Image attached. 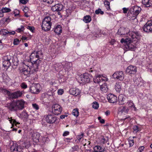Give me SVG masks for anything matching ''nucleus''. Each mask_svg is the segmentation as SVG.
Listing matches in <instances>:
<instances>
[{
  "label": "nucleus",
  "mask_w": 152,
  "mask_h": 152,
  "mask_svg": "<svg viewBox=\"0 0 152 152\" xmlns=\"http://www.w3.org/2000/svg\"><path fill=\"white\" fill-rule=\"evenodd\" d=\"M117 33L122 37H126L125 39L122 38L121 42L122 43H124L125 44V48L131 50H132L134 47L131 43L133 41L139 40L141 37V35L139 32L130 31L128 28L123 27L120 28L118 29Z\"/></svg>",
  "instance_id": "nucleus-1"
},
{
  "label": "nucleus",
  "mask_w": 152,
  "mask_h": 152,
  "mask_svg": "<svg viewBox=\"0 0 152 152\" xmlns=\"http://www.w3.org/2000/svg\"><path fill=\"white\" fill-rule=\"evenodd\" d=\"M38 67L36 68L34 66V63L30 61L25 60L23 62L22 66L20 68V71L22 76L25 77L30 76V75L34 73L38 70Z\"/></svg>",
  "instance_id": "nucleus-2"
},
{
  "label": "nucleus",
  "mask_w": 152,
  "mask_h": 152,
  "mask_svg": "<svg viewBox=\"0 0 152 152\" xmlns=\"http://www.w3.org/2000/svg\"><path fill=\"white\" fill-rule=\"evenodd\" d=\"M25 102L22 99L13 100L7 103L6 107L10 111H16L23 109Z\"/></svg>",
  "instance_id": "nucleus-3"
},
{
  "label": "nucleus",
  "mask_w": 152,
  "mask_h": 152,
  "mask_svg": "<svg viewBox=\"0 0 152 152\" xmlns=\"http://www.w3.org/2000/svg\"><path fill=\"white\" fill-rule=\"evenodd\" d=\"M40 55H42V53L40 51H34L30 56V59L34 63V66L37 68L39 66L40 60L39 58Z\"/></svg>",
  "instance_id": "nucleus-4"
},
{
  "label": "nucleus",
  "mask_w": 152,
  "mask_h": 152,
  "mask_svg": "<svg viewBox=\"0 0 152 152\" xmlns=\"http://www.w3.org/2000/svg\"><path fill=\"white\" fill-rule=\"evenodd\" d=\"M141 8L137 6L131 7L129 10L128 15V17L132 20H134L140 13Z\"/></svg>",
  "instance_id": "nucleus-5"
},
{
  "label": "nucleus",
  "mask_w": 152,
  "mask_h": 152,
  "mask_svg": "<svg viewBox=\"0 0 152 152\" xmlns=\"http://www.w3.org/2000/svg\"><path fill=\"white\" fill-rule=\"evenodd\" d=\"M51 18L47 16L42 21L41 25L42 29L45 31H49L51 28L52 23L51 22Z\"/></svg>",
  "instance_id": "nucleus-6"
},
{
  "label": "nucleus",
  "mask_w": 152,
  "mask_h": 152,
  "mask_svg": "<svg viewBox=\"0 0 152 152\" xmlns=\"http://www.w3.org/2000/svg\"><path fill=\"white\" fill-rule=\"evenodd\" d=\"M93 78L91 75L88 73H85L83 75L80 76L79 80L81 83H90Z\"/></svg>",
  "instance_id": "nucleus-7"
},
{
  "label": "nucleus",
  "mask_w": 152,
  "mask_h": 152,
  "mask_svg": "<svg viewBox=\"0 0 152 152\" xmlns=\"http://www.w3.org/2000/svg\"><path fill=\"white\" fill-rule=\"evenodd\" d=\"M6 92L10 98L12 99H16L21 96L23 93L22 91H17L12 93L10 92L6 91Z\"/></svg>",
  "instance_id": "nucleus-8"
},
{
  "label": "nucleus",
  "mask_w": 152,
  "mask_h": 152,
  "mask_svg": "<svg viewBox=\"0 0 152 152\" xmlns=\"http://www.w3.org/2000/svg\"><path fill=\"white\" fill-rule=\"evenodd\" d=\"M62 108L61 106L58 104H53L52 107V111L55 115H58L61 112Z\"/></svg>",
  "instance_id": "nucleus-9"
},
{
  "label": "nucleus",
  "mask_w": 152,
  "mask_h": 152,
  "mask_svg": "<svg viewBox=\"0 0 152 152\" xmlns=\"http://www.w3.org/2000/svg\"><path fill=\"white\" fill-rule=\"evenodd\" d=\"M40 85L39 84H32L31 85L30 90L31 93L38 94L39 92Z\"/></svg>",
  "instance_id": "nucleus-10"
},
{
  "label": "nucleus",
  "mask_w": 152,
  "mask_h": 152,
  "mask_svg": "<svg viewBox=\"0 0 152 152\" xmlns=\"http://www.w3.org/2000/svg\"><path fill=\"white\" fill-rule=\"evenodd\" d=\"M113 78L122 81L124 78V72L122 71L115 72L112 75Z\"/></svg>",
  "instance_id": "nucleus-11"
},
{
  "label": "nucleus",
  "mask_w": 152,
  "mask_h": 152,
  "mask_svg": "<svg viewBox=\"0 0 152 152\" xmlns=\"http://www.w3.org/2000/svg\"><path fill=\"white\" fill-rule=\"evenodd\" d=\"M57 119V117L52 114H48L45 118L46 121L47 123L50 124L54 123Z\"/></svg>",
  "instance_id": "nucleus-12"
},
{
  "label": "nucleus",
  "mask_w": 152,
  "mask_h": 152,
  "mask_svg": "<svg viewBox=\"0 0 152 152\" xmlns=\"http://www.w3.org/2000/svg\"><path fill=\"white\" fill-rule=\"evenodd\" d=\"M143 29L146 32H152V20L148 21L143 27Z\"/></svg>",
  "instance_id": "nucleus-13"
},
{
  "label": "nucleus",
  "mask_w": 152,
  "mask_h": 152,
  "mask_svg": "<svg viewBox=\"0 0 152 152\" xmlns=\"http://www.w3.org/2000/svg\"><path fill=\"white\" fill-rule=\"evenodd\" d=\"M11 57L10 56H4L3 58V65L4 67H8L10 65V60Z\"/></svg>",
  "instance_id": "nucleus-14"
},
{
  "label": "nucleus",
  "mask_w": 152,
  "mask_h": 152,
  "mask_svg": "<svg viewBox=\"0 0 152 152\" xmlns=\"http://www.w3.org/2000/svg\"><path fill=\"white\" fill-rule=\"evenodd\" d=\"M10 149L12 152H23V148L21 146L18 145L17 144H13L11 146Z\"/></svg>",
  "instance_id": "nucleus-15"
},
{
  "label": "nucleus",
  "mask_w": 152,
  "mask_h": 152,
  "mask_svg": "<svg viewBox=\"0 0 152 152\" xmlns=\"http://www.w3.org/2000/svg\"><path fill=\"white\" fill-rule=\"evenodd\" d=\"M137 71V69L135 66L130 65L128 66L126 70V72L130 74H134Z\"/></svg>",
  "instance_id": "nucleus-16"
},
{
  "label": "nucleus",
  "mask_w": 152,
  "mask_h": 152,
  "mask_svg": "<svg viewBox=\"0 0 152 152\" xmlns=\"http://www.w3.org/2000/svg\"><path fill=\"white\" fill-rule=\"evenodd\" d=\"M107 98L109 102L111 103H115L117 100V97L112 94H108L107 96Z\"/></svg>",
  "instance_id": "nucleus-17"
},
{
  "label": "nucleus",
  "mask_w": 152,
  "mask_h": 152,
  "mask_svg": "<svg viewBox=\"0 0 152 152\" xmlns=\"http://www.w3.org/2000/svg\"><path fill=\"white\" fill-rule=\"evenodd\" d=\"M63 8V6L62 4H58L53 6L51 9L53 11L59 12L62 10Z\"/></svg>",
  "instance_id": "nucleus-18"
},
{
  "label": "nucleus",
  "mask_w": 152,
  "mask_h": 152,
  "mask_svg": "<svg viewBox=\"0 0 152 152\" xmlns=\"http://www.w3.org/2000/svg\"><path fill=\"white\" fill-rule=\"evenodd\" d=\"M40 134L38 133H34L32 135V139L33 141L36 143L39 142Z\"/></svg>",
  "instance_id": "nucleus-19"
},
{
  "label": "nucleus",
  "mask_w": 152,
  "mask_h": 152,
  "mask_svg": "<svg viewBox=\"0 0 152 152\" xmlns=\"http://www.w3.org/2000/svg\"><path fill=\"white\" fill-rule=\"evenodd\" d=\"M69 93L70 94L75 96H77L80 95V91L78 88H71L69 90Z\"/></svg>",
  "instance_id": "nucleus-20"
},
{
  "label": "nucleus",
  "mask_w": 152,
  "mask_h": 152,
  "mask_svg": "<svg viewBox=\"0 0 152 152\" xmlns=\"http://www.w3.org/2000/svg\"><path fill=\"white\" fill-rule=\"evenodd\" d=\"M53 30L56 34L58 35L60 34L62 32L61 27V25H59L56 26Z\"/></svg>",
  "instance_id": "nucleus-21"
},
{
  "label": "nucleus",
  "mask_w": 152,
  "mask_h": 152,
  "mask_svg": "<svg viewBox=\"0 0 152 152\" xmlns=\"http://www.w3.org/2000/svg\"><path fill=\"white\" fill-rule=\"evenodd\" d=\"M62 66V65L61 63H56L54 64L52 67V69L54 71H58L60 69Z\"/></svg>",
  "instance_id": "nucleus-22"
},
{
  "label": "nucleus",
  "mask_w": 152,
  "mask_h": 152,
  "mask_svg": "<svg viewBox=\"0 0 152 152\" xmlns=\"http://www.w3.org/2000/svg\"><path fill=\"white\" fill-rule=\"evenodd\" d=\"M128 110L127 108L124 106H122L119 107L118 109V112L121 114H125L127 113Z\"/></svg>",
  "instance_id": "nucleus-23"
},
{
  "label": "nucleus",
  "mask_w": 152,
  "mask_h": 152,
  "mask_svg": "<svg viewBox=\"0 0 152 152\" xmlns=\"http://www.w3.org/2000/svg\"><path fill=\"white\" fill-rule=\"evenodd\" d=\"M118 102L119 104L123 105L125 103V98L123 94H120L118 96Z\"/></svg>",
  "instance_id": "nucleus-24"
},
{
  "label": "nucleus",
  "mask_w": 152,
  "mask_h": 152,
  "mask_svg": "<svg viewBox=\"0 0 152 152\" xmlns=\"http://www.w3.org/2000/svg\"><path fill=\"white\" fill-rule=\"evenodd\" d=\"M94 151L92 152H103L104 151L105 148L97 145L94 147Z\"/></svg>",
  "instance_id": "nucleus-25"
},
{
  "label": "nucleus",
  "mask_w": 152,
  "mask_h": 152,
  "mask_svg": "<svg viewBox=\"0 0 152 152\" xmlns=\"http://www.w3.org/2000/svg\"><path fill=\"white\" fill-rule=\"evenodd\" d=\"M142 4L146 7H148L152 5V1L150 0H142Z\"/></svg>",
  "instance_id": "nucleus-26"
},
{
  "label": "nucleus",
  "mask_w": 152,
  "mask_h": 152,
  "mask_svg": "<svg viewBox=\"0 0 152 152\" xmlns=\"http://www.w3.org/2000/svg\"><path fill=\"white\" fill-rule=\"evenodd\" d=\"M91 17L89 15L85 16L83 18V21L86 23H90L91 21Z\"/></svg>",
  "instance_id": "nucleus-27"
},
{
  "label": "nucleus",
  "mask_w": 152,
  "mask_h": 152,
  "mask_svg": "<svg viewBox=\"0 0 152 152\" xmlns=\"http://www.w3.org/2000/svg\"><path fill=\"white\" fill-rule=\"evenodd\" d=\"M127 103L128 104V105L129 107L131 108L132 110L134 111L136 110V108L132 101L131 100L129 101Z\"/></svg>",
  "instance_id": "nucleus-28"
},
{
  "label": "nucleus",
  "mask_w": 152,
  "mask_h": 152,
  "mask_svg": "<svg viewBox=\"0 0 152 152\" xmlns=\"http://www.w3.org/2000/svg\"><path fill=\"white\" fill-rule=\"evenodd\" d=\"M71 64L70 63H67L63 67L64 68L66 71H69L72 69Z\"/></svg>",
  "instance_id": "nucleus-29"
},
{
  "label": "nucleus",
  "mask_w": 152,
  "mask_h": 152,
  "mask_svg": "<svg viewBox=\"0 0 152 152\" xmlns=\"http://www.w3.org/2000/svg\"><path fill=\"white\" fill-rule=\"evenodd\" d=\"M121 85L120 83H117L115 85V89L117 92H119L121 90Z\"/></svg>",
  "instance_id": "nucleus-30"
},
{
  "label": "nucleus",
  "mask_w": 152,
  "mask_h": 152,
  "mask_svg": "<svg viewBox=\"0 0 152 152\" xmlns=\"http://www.w3.org/2000/svg\"><path fill=\"white\" fill-rule=\"evenodd\" d=\"M101 90L104 92H106L107 91V87L105 83H104L100 86Z\"/></svg>",
  "instance_id": "nucleus-31"
},
{
  "label": "nucleus",
  "mask_w": 152,
  "mask_h": 152,
  "mask_svg": "<svg viewBox=\"0 0 152 152\" xmlns=\"http://www.w3.org/2000/svg\"><path fill=\"white\" fill-rule=\"evenodd\" d=\"M108 140V137H104L103 136L101 137V141L103 143H105L107 142V141Z\"/></svg>",
  "instance_id": "nucleus-32"
},
{
  "label": "nucleus",
  "mask_w": 152,
  "mask_h": 152,
  "mask_svg": "<svg viewBox=\"0 0 152 152\" xmlns=\"http://www.w3.org/2000/svg\"><path fill=\"white\" fill-rule=\"evenodd\" d=\"M78 109L77 108L75 109H74L72 112V114L77 117L79 115Z\"/></svg>",
  "instance_id": "nucleus-33"
},
{
  "label": "nucleus",
  "mask_w": 152,
  "mask_h": 152,
  "mask_svg": "<svg viewBox=\"0 0 152 152\" xmlns=\"http://www.w3.org/2000/svg\"><path fill=\"white\" fill-rule=\"evenodd\" d=\"M104 4L107 10H110V3L109 1L107 0H105L104 1Z\"/></svg>",
  "instance_id": "nucleus-34"
},
{
  "label": "nucleus",
  "mask_w": 152,
  "mask_h": 152,
  "mask_svg": "<svg viewBox=\"0 0 152 152\" xmlns=\"http://www.w3.org/2000/svg\"><path fill=\"white\" fill-rule=\"evenodd\" d=\"M22 118H27L28 117L27 113L25 111H22L20 115Z\"/></svg>",
  "instance_id": "nucleus-35"
},
{
  "label": "nucleus",
  "mask_w": 152,
  "mask_h": 152,
  "mask_svg": "<svg viewBox=\"0 0 152 152\" xmlns=\"http://www.w3.org/2000/svg\"><path fill=\"white\" fill-rule=\"evenodd\" d=\"M11 11V9L7 7H3L1 9V12L3 14L4 13L8 12Z\"/></svg>",
  "instance_id": "nucleus-36"
},
{
  "label": "nucleus",
  "mask_w": 152,
  "mask_h": 152,
  "mask_svg": "<svg viewBox=\"0 0 152 152\" xmlns=\"http://www.w3.org/2000/svg\"><path fill=\"white\" fill-rule=\"evenodd\" d=\"M9 121L10 123L12 124H15L16 126H18V125L20 123L18 122H17L15 119H12L11 118L10 120H9Z\"/></svg>",
  "instance_id": "nucleus-37"
},
{
  "label": "nucleus",
  "mask_w": 152,
  "mask_h": 152,
  "mask_svg": "<svg viewBox=\"0 0 152 152\" xmlns=\"http://www.w3.org/2000/svg\"><path fill=\"white\" fill-rule=\"evenodd\" d=\"M94 81L96 83H99L100 82L99 75H96L94 78Z\"/></svg>",
  "instance_id": "nucleus-38"
},
{
  "label": "nucleus",
  "mask_w": 152,
  "mask_h": 152,
  "mask_svg": "<svg viewBox=\"0 0 152 152\" xmlns=\"http://www.w3.org/2000/svg\"><path fill=\"white\" fill-rule=\"evenodd\" d=\"M129 144L130 146H132L134 144V141L133 138L130 137L128 139Z\"/></svg>",
  "instance_id": "nucleus-39"
},
{
  "label": "nucleus",
  "mask_w": 152,
  "mask_h": 152,
  "mask_svg": "<svg viewBox=\"0 0 152 152\" xmlns=\"http://www.w3.org/2000/svg\"><path fill=\"white\" fill-rule=\"evenodd\" d=\"M92 107L94 109H97L99 107V104L97 102H94L92 103Z\"/></svg>",
  "instance_id": "nucleus-40"
},
{
  "label": "nucleus",
  "mask_w": 152,
  "mask_h": 152,
  "mask_svg": "<svg viewBox=\"0 0 152 152\" xmlns=\"http://www.w3.org/2000/svg\"><path fill=\"white\" fill-rule=\"evenodd\" d=\"M24 30V26H21L20 28H18L16 31L18 32H23Z\"/></svg>",
  "instance_id": "nucleus-41"
},
{
  "label": "nucleus",
  "mask_w": 152,
  "mask_h": 152,
  "mask_svg": "<svg viewBox=\"0 0 152 152\" xmlns=\"http://www.w3.org/2000/svg\"><path fill=\"white\" fill-rule=\"evenodd\" d=\"M95 13L96 14H100L101 15H103L104 14V12L102 11L99 8L97 10H96L95 11Z\"/></svg>",
  "instance_id": "nucleus-42"
},
{
  "label": "nucleus",
  "mask_w": 152,
  "mask_h": 152,
  "mask_svg": "<svg viewBox=\"0 0 152 152\" xmlns=\"http://www.w3.org/2000/svg\"><path fill=\"white\" fill-rule=\"evenodd\" d=\"M30 146V143L29 142H24L23 144V146L25 147L26 148H28Z\"/></svg>",
  "instance_id": "nucleus-43"
},
{
  "label": "nucleus",
  "mask_w": 152,
  "mask_h": 152,
  "mask_svg": "<svg viewBox=\"0 0 152 152\" xmlns=\"http://www.w3.org/2000/svg\"><path fill=\"white\" fill-rule=\"evenodd\" d=\"M79 147L77 145H75L73 147H72V150L71 151V152H73L75 151H77Z\"/></svg>",
  "instance_id": "nucleus-44"
},
{
  "label": "nucleus",
  "mask_w": 152,
  "mask_h": 152,
  "mask_svg": "<svg viewBox=\"0 0 152 152\" xmlns=\"http://www.w3.org/2000/svg\"><path fill=\"white\" fill-rule=\"evenodd\" d=\"M133 130L134 132L137 133L139 131V127L136 126H133Z\"/></svg>",
  "instance_id": "nucleus-45"
},
{
  "label": "nucleus",
  "mask_w": 152,
  "mask_h": 152,
  "mask_svg": "<svg viewBox=\"0 0 152 152\" xmlns=\"http://www.w3.org/2000/svg\"><path fill=\"white\" fill-rule=\"evenodd\" d=\"M20 41L18 39H15L14 40L13 44L15 45H17L19 44Z\"/></svg>",
  "instance_id": "nucleus-46"
},
{
  "label": "nucleus",
  "mask_w": 152,
  "mask_h": 152,
  "mask_svg": "<svg viewBox=\"0 0 152 152\" xmlns=\"http://www.w3.org/2000/svg\"><path fill=\"white\" fill-rule=\"evenodd\" d=\"M32 106L33 107L37 110L39 109V106L36 103L32 104Z\"/></svg>",
  "instance_id": "nucleus-47"
},
{
  "label": "nucleus",
  "mask_w": 152,
  "mask_h": 152,
  "mask_svg": "<svg viewBox=\"0 0 152 152\" xmlns=\"http://www.w3.org/2000/svg\"><path fill=\"white\" fill-rule=\"evenodd\" d=\"M27 28L30 30L33 33L34 32V28L33 26H28Z\"/></svg>",
  "instance_id": "nucleus-48"
},
{
  "label": "nucleus",
  "mask_w": 152,
  "mask_h": 152,
  "mask_svg": "<svg viewBox=\"0 0 152 152\" xmlns=\"http://www.w3.org/2000/svg\"><path fill=\"white\" fill-rule=\"evenodd\" d=\"M21 87L25 89L27 88V85L26 83H22L21 85Z\"/></svg>",
  "instance_id": "nucleus-49"
},
{
  "label": "nucleus",
  "mask_w": 152,
  "mask_h": 152,
  "mask_svg": "<svg viewBox=\"0 0 152 152\" xmlns=\"http://www.w3.org/2000/svg\"><path fill=\"white\" fill-rule=\"evenodd\" d=\"M99 76L100 82L102 81H106L107 80V78H105V79H103V78H102V76L101 75H99Z\"/></svg>",
  "instance_id": "nucleus-50"
},
{
  "label": "nucleus",
  "mask_w": 152,
  "mask_h": 152,
  "mask_svg": "<svg viewBox=\"0 0 152 152\" xmlns=\"http://www.w3.org/2000/svg\"><path fill=\"white\" fill-rule=\"evenodd\" d=\"M64 92L63 89H60L58 91V95H61Z\"/></svg>",
  "instance_id": "nucleus-51"
},
{
  "label": "nucleus",
  "mask_w": 152,
  "mask_h": 152,
  "mask_svg": "<svg viewBox=\"0 0 152 152\" xmlns=\"http://www.w3.org/2000/svg\"><path fill=\"white\" fill-rule=\"evenodd\" d=\"M98 119L99 120V122L102 124H104V123L105 121L104 119H102L101 117L99 116L98 117Z\"/></svg>",
  "instance_id": "nucleus-52"
},
{
  "label": "nucleus",
  "mask_w": 152,
  "mask_h": 152,
  "mask_svg": "<svg viewBox=\"0 0 152 152\" xmlns=\"http://www.w3.org/2000/svg\"><path fill=\"white\" fill-rule=\"evenodd\" d=\"M145 148L144 146H141L138 148V151L140 152H142Z\"/></svg>",
  "instance_id": "nucleus-53"
},
{
  "label": "nucleus",
  "mask_w": 152,
  "mask_h": 152,
  "mask_svg": "<svg viewBox=\"0 0 152 152\" xmlns=\"http://www.w3.org/2000/svg\"><path fill=\"white\" fill-rule=\"evenodd\" d=\"M123 10V12L125 14L127 13V12L129 10L128 8H126L125 7H124L122 9Z\"/></svg>",
  "instance_id": "nucleus-54"
},
{
  "label": "nucleus",
  "mask_w": 152,
  "mask_h": 152,
  "mask_svg": "<svg viewBox=\"0 0 152 152\" xmlns=\"http://www.w3.org/2000/svg\"><path fill=\"white\" fill-rule=\"evenodd\" d=\"M20 2L22 4H25L27 3V1L26 0H20Z\"/></svg>",
  "instance_id": "nucleus-55"
},
{
  "label": "nucleus",
  "mask_w": 152,
  "mask_h": 152,
  "mask_svg": "<svg viewBox=\"0 0 152 152\" xmlns=\"http://www.w3.org/2000/svg\"><path fill=\"white\" fill-rule=\"evenodd\" d=\"M3 20L5 22H9L10 21V18H3Z\"/></svg>",
  "instance_id": "nucleus-56"
},
{
  "label": "nucleus",
  "mask_w": 152,
  "mask_h": 152,
  "mask_svg": "<svg viewBox=\"0 0 152 152\" xmlns=\"http://www.w3.org/2000/svg\"><path fill=\"white\" fill-rule=\"evenodd\" d=\"M69 132L68 131H65V132L63 134V136H67V135H69Z\"/></svg>",
  "instance_id": "nucleus-57"
},
{
  "label": "nucleus",
  "mask_w": 152,
  "mask_h": 152,
  "mask_svg": "<svg viewBox=\"0 0 152 152\" xmlns=\"http://www.w3.org/2000/svg\"><path fill=\"white\" fill-rule=\"evenodd\" d=\"M83 135V134H82L81 135L78 136L77 137L78 140L79 141H80L81 139L82 138Z\"/></svg>",
  "instance_id": "nucleus-58"
},
{
  "label": "nucleus",
  "mask_w": 152,
  "mask_h": 152,
  "mask_svg": "<svg viewBox=\"0 0 152 152\" xmlns=\"http://www.w3.org/2000/svg\"><path fill=\"white\" fill-rule=\"evenodd\" d=\"M67 115H61L60 116V118L61 119H63L65 118V117H67Z\"/></svg>",
  "instance_id": "nucleus-59"
},
{
  "label": "nucleus",
  "mask_w": 152,
  "mask_h": 152,
  "mask_svg": "<svg viewBox=\"0 0 152 152\" xmlns=\"http://www.w3.org/2000/svg\"><path fill=\"white\" fill-rule=\"evenodd\" d=\"M3 16L4 14L1 12V8L0 7V17H3Z\"/></svg>",
  "instance_id": "nucleus-60"
},
{
  "label": "nucleus",
  "mask_w": 152,
  "mask_h": 152,
  "mask_svg": "<svg viewBox=\"0 0 152 152\" xmlns=\"http://www.w3.org/2000/svg\"><path fill=\"white\" fill-rule=\"evenodd\" d=\"M53 0H47V3L51 4L53 2Z\"/></svg>",
  "instance_id": "nucleus-61"
},
{
  "label": "nucleus",
  "mask_w": 152,
  "mask_h": 152,
  "mask_svg": "<svg viewBox=\"0 0 152 152\" xmlns=\"http://www.w3.org/2000/svg\"><path fill=\"white\" fill-rule=\"evenodd\" d=\"M115 41L114 39H112L111 40L110 43L112 45H113L114 44V43L115 42Z\"/></svg>",
  "instance_id": "nucleus-62"
},
{
  "label": "nucleus",
  "mask_w": 152,
  "mask_h": 152,
  "mask_svg": "<svg viewBox=\"0 0 152 152\" xmlns=\"http://www.w3.org/2000/svg\"><path fill=\"white\" fill-rule=\"evenodd\" d=\"M27 39V38L26 37H23V36H22V38H21V39L23 41L26 40Z\"/></svg>",
  "instance_id": "nucleus-63"
},
{
  "label": "nucleus",
  "mask_w": 152,
  "mask_h": 152,
  "mask_svg": "<svg viewBox=\"0 0 152 152\" xmlns=\"http://www.w3.org/2000/svg\"><path fill=\"white\" fill-rule=\"evenodd\" d=\"M110 114V112L109 111H106L105 112V114L106 115H109Z\"/></svg>",
  "instance_id": "nucleus-64"
}]
</instances>
